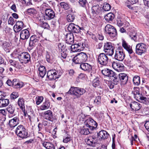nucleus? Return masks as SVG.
Returning a JSON list of instances; mask_svg holds the SVG:
<instances>
[{"mask_svg":"<svg viewBox=\"0 0 149 149\" xmlns=\"http://www.w3.org/2000/svg\"><path fill=\"white\" fill-rule=\"evenodd\" d=\"M86 90L84 88L78 87L71 86L69 91L65 93L66 95L70 94L75 96L77 98L80 97L86 92Z\"/></svg>","mask_w":149,"mask_h":149,"instance_id":"obj_1","label":"nucleus"},{"mask_svg":"<svg viewBox=\"0 0 149 149\" xmlns=\"http://www.w3.org/2000/svg\"><path fill=\"white\" fill-rule=\"evenodd\" d=\"M87 55L85 53L81 52L75 56L72 59L75 64H81L86 62L87 60Z\"/></svg>","mask_w":149,"mask_h":149,"instance_id":"obj_2","label":"nucleus"},{"mask_svg":"<svg viewBox=\"0 0 149 149\" xmlns=\"http://www.w3.org/2000/svg\"><path fill=\"white\" fill-rule=\"evenodd\" d=\"M113 44L111 42H107L104 43V50L107 55L111 56L114 53V47Z\"/></svg>","mask_w":149,"mask_h":149,"instance_id":"obj_3","label":"nucleus"},{"mask_svg":"<svg viewBox=\"0 0 149 149\" xmlns=\"http://www.w3.org/2000/svg\"><path fill=\"white\" fill-rule=\"evenodd\" d=\"M97 123L92 118H89L84 122V126L88 128L91 131L95 129L97 126Z\"/></svg>","mask_w":149,"mask_h":149,"instance_id":"obj_4","label":"nucleus"},{"mask_svg":"<svg viewBox=\"0 0 149 149\" xmlns=\"http://www.w3.org/2000/svg\"><path fill=\"white\" fill-rule=\"evenodd\" d=\"M104 30L105 33L108 34L111 37L113 38L117 35V33L116 29L110 24L107 25L105 27Z\"/></svg>","mask_w":149,"mask_h":149,"instance_id":"obj_5","label":"nucleus"},{"mask_svg":"<svg viewBox=\"0 0 149 149\" xmlns=\"http://www.w3.org/2000/svg\"><path fill=\"white\" fill-rule=\"evenodd\" d=\"M123 49L122 47H119L116 49L114 56L115 59L120 61H122L124 59L125 55L123 52Z\"/></svg>","mask_w":149,"mask_h":149,"instance_id":"obj_6","label":"nucleus"},{"mask_svg":"<svg viewBox=\"0 0 149 149\" xmlns=\"http://www.w3.org/2000/svg\"><path fill=\"white\" fill-rule=\"evenodd\" d=\"M19 61L28 63L30 61L31 57L30 54L27 52H23L19 54L18 57Z\"/></svg>","mask_w":149,"mask_h":149,"instance_id":"obj_7","label":"nucleus"},{"mask_svg":"<svg viewBox=\"0 0 149 149\" xmlns=\"http://www.w3.org/2000/svg\"><path fill=\"white\" fill-rule=\"evenodd\" d=\"M146 50L147 46L144 43H139L136 46V53L139 55H141L146 52Z\"/></svg>","mask_w":149,"mask_h":149,"instance_id":"obj_8","label":"nucleus"},{"mask_svg":"<svg viewBox=\"0 0 149 149\" xmlns=\"http://www.w3.org/2000/svg\"><path fill=\"white\" fill-rule=\"evenodd\" d=\"M97 61L100 64L106 65L108 63L109 58L107 55L104 53H101L98 56Z\"/></svg>","mask_w":149,"mask_h":149,"instance_id":"obj_9","label":"nucleus"},{"mask_svg":"<svg viewBox=\"0 0 149 149\" xmlns=\"http://www.w3.org/2000/svg\"><path fill=\"white\" fill-rule=\"evenodd\" d=\"M45 12V15L44 16V19L45 20H50L55 17V13L52 9L46 8Z\"/></svg>","mask_w":149,"mask_h":149,"instance_id":"obj_10","label":"nucleus"},{"mask_svg":"<svg viewBox=\"0 0 149 149\" xmlns=\"http://www.w3.org/2000/svg\"><path fill=\"white\" fill-rule=\"evenodd\" d=\"M134 97L137 100L142 103L146 104H149V99L142 96L140 93L135 95Z\"/></svg>","mask_w":149,"mask_h":149,"instance_id":"obj_11","label":"nucleus"},{"mask_svg":"<svg viewBox=\"0 0 149 149\" xmlns=\"http://www.w3.org/2000/svg\"><path fill=\"white\" fill-rule=\"evenodd\" d=\"M66 43L67 45H72L74 42V38L73 34L72 33H67L65 37Z\"/></svg>","mask_w":149,"mask_h":149,"instance_id":"obj_12","label":"nucleus"},{"mask_svg":"<svg viewBox=\"0 0 149 149\" xmlns=\"http://www.w3.org/2000/svg\"><path fill=\"white\" fill-rule=\"evenodd\" d=\"M43 117L45 119L51 121H53L54 120L52 112L50 110H48L44 112Z\"/></svg>","mask_w":149,"mask_h":149,"instance_id":"obj_13","label":"nucleus"},{"mask_svg":"<svg viewBox=\"0 0 149 149\" xmlns=\"http://www.w3.org/2000/svg\"><path fill=\"white\" fill-rule=\"evenodd\" d=\"M112 66L113 69L118 72L123 71L124 70V65L121 63L113 62L112 63Z\"/></svg>","mask_w":149,"mask_h":149,"instance_id":"obj_14","label":"nucleus"},{"mask_svg":"<svg viewBox=\"0 0 149 149\" xmlns=\"http://www.w3.org/2000/svg\"><path fill=\"white\" fill-rule=\"evenodd\" d=\"M118 77L122 85H124L127 84L128 80V77L126 74L124 73H121L119 74Z\"/></svg>","mask_w":149,"mask_h":149,"instance_id":"obj_15","label":"nucleus"},{"mask_svg":"<svg viewBox=\"0 0 149 149\" xmlns=\"http://www.w3.org/2000/svg\"><path fill=\"white\" fill-rule=\"evenodd\" d=\"M24 24L22 21H18L13 27L14 30L15 32H18L23 28Z\"/></svg>","mask_w":149,"mask_h":149,"instance_id":"obj_16","label":"nucleus"},{"mask_svg":"<svg viewBox=\"0 0 149 149\" xmlns=\"http://www.w3.org/2000/svg\"><path fill=\"white\" fill-rule=\"evenodd\" d=\"M130 106L132 110L135 111H138L142 107L141 104L136 101L131 102L130 104Z\"/></svg>","mask_w":149,"mask_h":149,"instance_id":"obj_17","label":"nucleus"},{"mask_svg":"<svg viewBox=\"0 0 149 149\" xmlns=\"http://www.w3.org/2000/svg\"><path fill=\"white\" fill-rule=\"evenodd\" d=\"M109 134L106 131L101 130L97 133V138L98 139L102 140L108 137Z\"/></svg>","mask_w":149,"mask_h":149,"instance_id":"obj_18","label":"nucleus"},{"mask_svg":"<svg viewBox=\"0 0 149 149\" xmlns=\"http://www.w3.org/2000/svg\"><path fill=\"white\" fill-rule=\"evenodd\" d=\"M20 38L22 40L27 39L30 36L29 31L27 29H24L20 32Z\"/></svg>","mask_w":149,"mask_h":149,"instance_id":"obj_19","label":"nucleus"},{"mask_svg":"<svg viewBox=\"0 0 149 149\" xmlns=\"http://www.w3.org/2000/svg\"><path fill=\"white\" fill-rule=\"evenodd\" d=\"M102 74L105 76L111 78L114 75L115 73L112 70L108 68H105L102 71Z\"/></svg>","mask_w":149,"mask_h":149,"instance_id":"obj_20","label":"nucleus"},{"mask_svg":"<svg viewBox=\"0 0 149 149\" xmlns=\"http://www.w3.org/2000/svg\"><path fill=\"white\" fill-rule=\"evenodd\" d=\"M122 45L123 47L128 52L129 54H131L134 53L132 47L128 45L124 40H123Z\"/></svg>","mask_w":149,"mask_h":149,"instance_id":"obj_21","label":"nucleus"},{"mask_svg":"<svg viewBox=\"0 0 149 149\" xmlns=\"http://www.w3.org/2000/svg\"><path fill=\"white\" fill-rule=\"evenodd\" d=\"M80 68L83 70L88 72H91L92 70L91 65L88 63H82L80 65Z\"/></svg>","mask_w":149,"mask_h":149,"instance_id":"obj_22","label":"nucleus"},{"mask_svg":"<svg viewBox=\"0 0 149 149\" xmlns=\"http://www.w3.org/2000/svg\"><path fill=\"white\" fill-rule=\"evenodd\" d=\"M19 118L16 117L9 121V125L10 127H14L19 124Z\"/></svg>","mask_w":149,"mask_h":149,"instance_id":"obj_23","label":"nucleus"},{"mask_svg":"<svg viewBox=\"0 0 149 149\" xmlns=\"http://www.w3.org/2000/svg\"><path fill=\"white\" fill-rule=\"evenodd\" d=\"M130 39L135 42H140L141 40V38H139V36L136 35L135 32H130L129 34Z\"/></svg>","mask_w":149,"mask_h":149,"instance_id":"obj_24","label":"nucleus"},{"mask_svg":"<svg viewBox=\"0 0 149 149\" xmlns=\"http://www.w3.org/2000/svg\"><path fill=\"white\" fill-rule=\"evenodd\" d=\"M78 44H75L74 45H70L69 46H67L68 49L71 50L73 52H79L81 51V49L79 48V46Z\"/></svg>","mask_w":149,"mask_h":149,"instance_id":"obj_25","label":"nucleus"},{"mask_svg":"<svg viewBox=\"0 0 149 149\" xmlns=\"http://www.w3.org/2000/svg\"><path fill=\"white\" fill-rule=\"evenodd\" d=\"M38 42L37 37L33 35L30 38L29 46L31 47L35 46Z\"/></svg>","mask_w":149,"mask_h":149,"instance_id":"obj_26","label":"nucleus"},{"mask_svg":"<svg viewBox=\"0 0 149 149\" xmlns=\"http://www.w3.org/2000/svg\"><path fill=\"white\" fill-rule=\"evenodd\" d=\"M42 146L47 149H54V145L50 142L41 141Z\"/></svg>","mask_w":149,"mask_h":149,"instance_id":"obj_27","label":"nucleus"},{"mask_svg":"<svg viewBox=\"0 0 149 149\" xmlns=\"http://www.w3.org/2000/svg\"><path fill=\"white\" fill-rule=\"evenodd\" d=\"M55 69H52L48 71L47 73V77L50 80H56L55 78Z\"/></svg>","mask_w":149,"mask_h":149,"instance_id":"obj_28","label":"nucleus"},{"mask_svg":"<svg viewBox=\"0 0 149 149\" xmlns=\"http://www.w3.org/2000/svg\"><path fill=\"white\" fill-rule=\"evenodd\" d=\"M39 74L42 78H43L45 75L46 71L45 67L43 65H40L38 68Z\"/></svg>","mask_w":149,"mask_h":149,"instance_id":"obj_29","label":"nucleus"},{"mask_svg":"<svg viewBox=\"0 0 149 149\" xmlns=\"http://www.w3.org/2000/svg\"><path fill=\"white\" fill-rule=\"evenodd\" d=\"M50 102L48 100H46L42 105L40 107V109L41 110L48 109L50 107Z\"/></svg>","mask_w":149,"mask_h":149,"instance_id":"obj_30","label":"nucleus"},{"mask_svg":"<svg viewBox=\"0 0 149 149\" xmlns=\"http://www.w3.org/2000/svg\"><path fill=\"white\" fill-rule=\"evenodd\" d=\"M8 99L3 98L0 100V107H5L7 106L9 104Z\"/></svg>","mask_w":149,"mask_h":149,"instance_id":"obj_31","label":"nucleus"},{"mask_svg":"<svg viewBox=\"0 0 149 149\" xmlns=\"http://www.w3.org/2000/svg\"><path fill=\"white\" fill-rule=\"evenodd\" d=\"M16 134L18 136L22 138H26L27 137L28 133L26 129L20 132H19L18 133H16Z\"/></svg>","mask_w":149,"mask_h":149,"instance_id":"obj_32","label":"nucleus"},{"mask_svg":"<svg viewBox=\"0 0 149 149\" xmlns=\"http://www.w3.org/2000/svg\"><path fill=\"white\" fill-rule=\"evenodd\" d=\"M118 76L117 74L115 73L114 75L110 78L111 79L113 83L115 85H117L119 83L120 79Z\"/></svg>","mask_w":149,"mask_h":149,"instance_id":"obj_33","label":"nucleus"},{"mask_svg":"<svg viewBox=\"0 0 149 149\" xmlns=\"http://www.w3.org/2000/svg\"><path fill=\"white\" fill-rule=\"evenodd\" d=\"M133 83L135 86H138L140 84V77L137 75H135L133 77Z\"/></svg>","mask_w":149,"mask_h":149,"instance_id":"obj_34","label":"nucleus"},{"mask_svg":"<svg viewBox=\"0 0 149 149\" xmlns=\"http://www.w3.org/2000/svg\"><path fill=\"white\" fill-rule=\"evenodd\" d=\"M92 10L93 14L99 13L100 11L99 5L98 4L93 5L92 7Z\"/></svg>","mask_w":149,"mask_h":149,"instance_id":"obj_35","label":"nucleus"},{"mask_svg":"<svg viewBox=\"0 0 149 149\" xmlns=\"http://www.w3.org/2000/svg\"><path fill=\"white\" fill-rule=\"evenodd\" d=\"M68 45L66 44L64 46L61 43H59L58 45V48L59 50H61V52H63V51L65 52L68 49L67 47V46H69Z\"/></svg>","mask_w":149,"mask_h":149,"instance_id":"obj_36","label":"nucleus"},{"mask_svg":"<svg viewBox=\"0 0 149 149\" xmlns=\"http://www.w3.org/2000/svg\"><path fill=\"white\" fill-rule=\"evenodd\" d=\"M114 17V15L112 13H109L105 16L104 18L107 21H111Z\"/></svg>","mask_w":149,"mask_h":149,"instance_id":"obj_37","label":"nucleus"},{"mask_svg":"<svg viewBox=\"0 0 149 149\" xmlns=\"http://www.w3.org/2000/svg\"><path fill=\"white\" fill-rule=\"evenodd\" d=\"M17 103L20 108L23 110L24 107L23 98L22 97L19 98L17 102Z\"/></svg>","mask_w":149,"mask_h":149,"instance_id":"obj_38","label":"nucleus"},{"mask_svg":"<svg viewBox=\"0 0 149 149\" xmlns=\"http://www.w3.org/2000/svg\"><path fill=\"white\" fill-rule=\"evenodd\" d=\"M84 28L83 27H80L79 26L76 25L74 30L73 31V33H78L81 32V31L84 30Z\"/></svg>","mask_w":149,"mask_h":149,"instance_id":"obj_39","label":"nucleus"},{"mask_svg":"<svg viewBox=\"0 0 149 149\" xmlns=\"http://www.w3.org/2000/svg\"><path fill=\"white\" fill-rule=\"evenodd\" d=\"M15 108L12 105H10L7 108V111L10 114H13L15 111Z\"/></svg>","mask_w":149,"mask_h":149,"instance_id":"obj_40","label":"nucleus"},{"mask_svg":"<svg viewBox=\"0 0 149 149\" xmlns=\"http://www.w3.org/2000/svg\"><path fill=\"white\" fill-rule=\"evenodd\" d=\"M76 25L73 23H70L68 27V30L70 33H72L73 34V31L75 28Z\"/></svg>","mask_w":149,"mask_h":149,"instance_id":"obj_41","label":"nucleus"},{"mask_svg":"<svg viewBox=\"0 0 149 149\" xmlns=\"http://www.w3.org/2000/svg\"><path fill=\"white\" fill-rule=\"evenodd\" d=\"M90 130L88 128H82L81 130L80 133L81 134L87 135L89 134Z\"/></svg>","mask_w":149,"mask_h":149,"instance_id":"obj_42","label":"nucleus"},{"mask_svg":"<svg viewBox=\"0 0 149 149\" xmlns=\"http://www.w3.org/2000/svg\"><path fill=\"white\" fill-rule=\"evenodd\" d=\"M26 11L30 15H34L37 13L36 10L34 8H30L27 9Z\"/></svg>","mask_w":149,"mask_h":149,"instance_id":"obj_43","label":"nucleus"},{"mask_svg":"<svg viewBox=\"0 0 149 149\" xmlns=\"http://www.w3.org/2000/svg\"><path fill=\"white\" fill-rule=\"evenodd\" d=\"M46 60L49 63H52L53 62V58L52 56H51L49 53L47 52L46 56Z\"/></svg>","mask_w":149,"mask_h":149,"instance_id":"obj_44","label":"nucleus"},{"mask_svg":"<svg viewBox=\"0 0 149 149\" xmlns=\"http://www.w3.org/2000/svg\"><path fill=\"white\" fill-rule=\"evenodd\" d=\"M111 8L110 5L107 3H104L103 9L105 11H108L110 10Z\"/></svg>","mask_w":149,"mask_h":149,"instance_id":"obj_45","label":"nucleus"},{"mask_svg":"<svg viewBox=\"0 0 149 149\" xmlns=\"http://www.w3.org/2000/svg\"><path fill=\"white\" fill-rule=\"evenodd\" d=\"M26 129L25 128L23 125H20L18 126L16 129L15 133H18L19 132H20L24 130H25Z\"/></svg>","mask_w":149,"mask_h":149,"instance_id":"obj_46","label":"nucleus"},{"mask_svg":"<svg viewBox=\"0 0 149 149\" xmlns=\"http://www.w3.org/2000/svg\"><path fill=\"white\" fill-rule=\"evenodd\" d=\"M74 18V15L71 14L68 15L67 16V20L68 22H73Z\"/></svg>","mask_w":149,"mask_h":149,"instance_id":"obj_47","label":"nucleus"},{"mask_svg":"<svg viewBox=\"0 0 149 149\" xmlns=\"http://www.w3.org/2000/svg\"><path fill=\"white\" fill-rule=\"evenodd\" d=\"M55 76L56 79L59 77L62 74V72L61 70H55Z\"/></svg>","mask_w":149,"mask_h":149,"instance_id":"obj_48","label":"nucleus"},{"mask_svg":"<svg viewBox=\"0 0 149 149\" xmlns=\"http://www.w3.org/2000/svg\"><path fill=\"white\" fill-rule=\"evenodd\" d=\"M79 3L81 6L85 7L88 2L86 0H79Z\"/></svg>","mask_w":149,"mask_h":149,"instance_id":"obj_49","label":"nucleus"},{"mask_svg":"<svg viewBox=\"0 0 149 149\" xmlns=\"http://www.w3.org/2000/svg\"><path fill=\"white\" fill-rule=\"evenodd\" d=\"M43 99V97L42 96L37 97H36V104L39 105L42 101Z\"/></svg>","mask_w":149,"mask_h":149,"instance_id":"obj_50","label":"nucleus"},{"mask_svg":"<svg viewBox=\"0 0 149 149\" xmlns=\"http://www.w3.org/2000/svg\"><path fill=\"white\" fill-rule=\"evenodd\" d=\"M67 54L66 53V52L63 51L61 53V59L63 60V59H67V61H68V59H67L69 57V56H67Z\"/></svg>","mask_w":149,"mask_h":149,"instance_id":"obj_51","label":"nucleus"},{"mask_svg":"<svg viewBox=\"0 0 149 149\" xmlns=\"http://www.w3.org/2000/svg\"><path fill=\"white\" fill-rule=\"evenodd\" d=\"M60 5L61 7L64 8L65 10H67L69 8V5L65 2H61L60 3Z\"/></svg>","mask_w":149,"mask_h":149,"instance_id":"obj_52","label":"nucleus"},{"mask_svg":"<svg viewBox=\"0 0 149 149\" xmlns=\"http://www.w3.org/2000/svg\"><path fill=\"white\" fill-rule=\"evenodd\" d=\"M139 90V88L138 87L134 88V90L132 92V93L134 95V96L140 93Z\"/></svg>","mask_w":149,"mask_h":149,"instance_id":"obj_53","label":"nucleus"},{"mask_svg":"<svg viewBox=\"0 0 149 149\" xmlns=\"http://www.w3.org/2000/svg\"><path fill=\"white\" fill-rule=\"evenodd\" d=\"M93 86L95 87L98 86L99 85V81L97 79H94L93 81Z\"/></svg>","mask_w":149,"mask_h":149,"instance_id":"obj_54","label":"nucleus"},{"mask_svg":"<svg viewBox=\"0 0 149 149\" xmlns=\"http://www.w3.org/2000/svg\"><path fill=\"white\" fill-rule=\"evenodd\" d=\"M19 96L18 93L14 92L10 95V97L11 99H15L18 97Z\"/></svg>","mask_w":149,"mask_h":149,"instance_id":"obj_55","label":"nucleus"},{"mask_svg":"<svg viewBox=\"0 0 149 149\" xmlns=\"http://www.w3.org/2000/svg\"><path fill=\"white\" fill-rule=\"evenodd\" d=\"M71 140V137L70 136H64L63 138V142L65 143H68Z\"/></svg>","mask_w":149,"mask_h":149,"instance_id":"obj_56","label":"nucleus"},{"mask_svg":"<svg viewBox=\"0 0 149 149\" xmlns=\"http://www.w3.org/2000/svg\"><path fill=\"white\" fill-rule=\"evenodd\" d=\"M41 27L47 29H49L50 28L49 26L47 23V22H42L41 24Z\"/></svg>","mask_w":149,"mask_h":149,"instance_id":"obj_57","label":"nucleus"},{"mask_svg":"<svg viewBox=\"0 0 149 149\" xmlns=\"http://www.w3.org/2000/svg\"><path fill=\"white\" fill-rule=\"evenodd\" d=\"M124 21L123 20L118 19L117 20V24L119 26H121L124 24Z\"/></svg>","mask_w":149,"mask_h":149,"instance_id":"obj_58","label":"nucleus"},{"mask_svg":"<svg viewBox=\"0 0 149 149\" xmlns=\"http://www.w3.org/2000/svg\"><path fill=\"white\" fill-rule=\"evenodd\" d=\"M22 1V2L24 3L26 6H29L32 5L31 0H21Z\"/></svg>","mask_w":149,"mask_h":149,"instance_id":"obj_59","label":"nucleus"},{"mask_svg":"<svg viewBox=\"0 0 149 149\" xmlns=\"http://www.w3.org/2000/svg\"><path fill=\"white\" fill-rule=\"evenodd\" d=\"M101 97L98 96L96 97L94 100L95 103H96L97 104H99L100 103Z\"/></svg>","mask_w":149,"mask_h":149,"instance_id":"obj_60","label":"nucleus"},{"mask_svg":"<svg viewBox=\"0 0 149 149\" xmlns=\"http://www.w3.org/2000/svg\"><path fill=\"white\" fill-rule=\"evenodd\" d=\"M8 24H10L11 25H13L15 23L14 19L13 17H10L8 20Z\"/></svg>","mask_w":149,"mask_h":149,"instance_id":"obj_61","label":"nucleus"},{"mask_svg":"<svg viewBox=\"0 0 149 149\" xmlns=\"http://www.w3.org/2000/svg\"><path fill=\"white\" fill-rule=\"evenodd\" d=\"M78 44L79 45V48H80V49H81V51L83 50L85 46V44L82 42H80L78 43Z\"/></svg>","mask_w":149,"mask_h":149,"instance_id":"obj_62","label":"nucleus"},{"mask_svg":"<svg viewBox=\"0 0 149 149\" xmlns=\"http://www.w3.org/2000/svg\"><path fill=\"white\" fill-rule=\"evenodd\" d=\"M86 142L87 144L90 146L92 145L93 143V140L90 138L87 139Z\"/></svg>","mask_w":149,"mask_h":149,"instance_id":"obj_63","label":"nucleus"},{"mask_svg":"<svg viewBox=\"0 0 149 149\" xmlns=\"http://www.w3.org/2000/svg\"><path fill=\"white\" fill-rule=\"evenodd\" d=\"M23 83L22 82H18L17 83L16 86L15 88H22L23 86Z\"/></svg>","mask_w":149,"mask_h":149,"instance_id":"obj_64","label":"nucleus"}]
</instances>
